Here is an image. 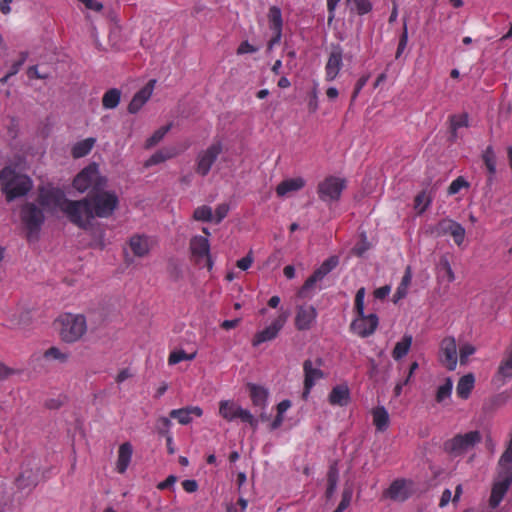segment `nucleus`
Here are the masks:
<instances>
[{"instance_id":"nucleus-1","label":"nucleus","mask_w":512,"mask_h":512,"mask_svg":"<svg viewBox=\"0 0 512 512\" xmlns=\"http://www.w3.org/2000/svg\"><path fill=\"white\" fill-rule=\"evenodd\" d=\"M37 201L47 211L60 209L71 223L83 224L81 213L87 212L86 200H69L59 188L40 189Z\"/></svg>"},{"instance_id":"nucleus-2","label":"nucleus","mask_w":512,"mask_h":512,"mask_svg":"<svg viewBox=\"0 0 512 512\" xmlns=\"http://www.w3.org/2000/svg\"><path fill=\"white\" fill-rule=\"evenodd\" d=\"M82 200H86L87 212L80 214L83 224H75L77 227L87 230L94 217L108 218L118 206L119 200L114 192L96 190Z\"/></svg>"},{"instance_id":"nucleus-3","label":"nucleus","mask_w":512,"mask_h":512,"mask_svg":"<svg viewBox=\"0 0 512 512\" xmlns=\"http://www.w3.org/2000/svg\"><path fill=\"white\" fill-rule=\"evenodd\" d=\"M0 188L8 202L25 196L32 188L31 179L21 173H17L10 167H5L0 172Z\"/></svg>"},{"instance_id":"nucleus-4","label":"nucleus","mask_w":512,"mask_h":512,"mask_svg":"<svg viewBox=\"0 0 512 512\" xmlns=\"http://www.w3.org/2000/svg\"><path fill=\"white\" fill-rule=\"evenodd\" d=\"M60 338L66 343H74L87 331L86 319L81 314L65 313L56 320Z\"/></svg>"},{"instance_id":"nucleus-5","label":"nucleus","mask_w":512,"mask_h":512,"mask_svg":"<svg viewBox=\"0 0 512 512\" xmlns=\"http://www.w3.org/2000/svg\"><path fill=\"white\" fill-rule=\"evenodd\" d=\"M106 185V179L101 177L96 162H91L73 180V187L79 192L101 190Z\"/></svg>"},{"instance_id":"nucleus-6","label":"nucleus","mask_w":512,"mask_h":512,"mask_svg":"<svg viewBox=\"0 0 512 512\" xmlns=\"http://www.w3.org/2000/svg\"><path fill=\"white\" fill-rule=\"evenodd\" d=\"M346 179L334 175L326 176L318 183L317 194L325 203L336 202L340 199L343 190L346 188Z\"/></svg>"},{"instance_id":"nucleus-7","label":"nucleus","mask_w":512,"mask_h":512,"mask_svg":"<svg viewBox=\"0 0 512 512\" xmlns=\"http://www.w3.org/2000/svg\"><path fill=\"white\" fill-rule=\"evenodd\" d=\"M481 441L479 431H469L465 434H457L444 443V450L448 454L457 457L473 448Z\"/></svg>"},{"instance_id":"nucleus-8","label":"nucleus","mask_w":512,"mask_h":512,"mask_svg":"<svg viewBox=\"0 0 512 512\" xmlns=\"http://www.w3.org/2000/svg\"><path fill=\"white\" fill-rule=\"evenodd\" d=\"M219 415L228 422L240 419L242 422L248 423L253 429H256L258 426L257 419L249 410L243 409L231 400H222L219 402Z\"/></svg>"},{"instance_id":"nucleus-9","label":"nucleus","mask_w":512,"mask_h":512,"mask_svg":"<svg viewBox=\"0 0 512 512\" xmlns=\"http://www.w3.org/2000/svg\"><path fill=\"white\" fill-rule=\"evenodd\" d=\"M323 365L324 360L321 357H317L315 359H306L303 362V399L308 398L312 388L315 386L317 381L325 378V373L321 369Z\"/></svg>"},{"instance_id":"nucleus-10","label":"nucleus","mask_w":512,"mask_h":512,"mask_svg":"<svg viewBox=\"0 0 512 512\" xmlns=\"http://www.w3.org/2000/svg\"><path fill=\"white\" fill-rule=\"evenodd\" d=\"M20 217L27 229L28 239H30L33 234H38L45 221L43 210L31 202L25 203L22 206Z\"/></svg>"},{"instance_id":"nucleus-11","label":"nucleus","mask_w":512,"mask_h":512,"mask_svg":"<svg viewBox=\"0 0 512 512\" xmlns=\"http://www.w3.org/2000/svg\"><path fill=\"white\" fill-rule=\"evenodd\" d=\"M431 232L436 237H441L445 235H451L455 244L461 246L465 239V229L464 227L450 219L444 218L440 220L431 230Z\"/></svg>"},{"instance_id":"nucleus-12","label":"nucleus","mask_w":512,"mask_h":512,"mask_svg":"<svg viewBox=\"0 0 512 512\" xmlns=\"http://www.w3.org/2000/svg\"><path fill=\"white\" fill-rule=\"evenodd\" d=\"M379 325V318L375 313L366 315L356 314L355 319L350 324V330L361 338H367L371 336Z\"/></svg>"},{"instance_id":"nucleus-13","label":"nucleus","mask_w":512,"mask_h":512,"mask_svg":"<svg viewBox=\"0 0 512 512\" xmlns=\"http://www.w3.org/2000/svg\"><path fill=\"white\" fill-rule=\"evenodd\" d=\"M288 316V312H280L279 315L271 322L269 326H267L266 328L257 332L254 335L252 339V345L254 347H257L264 342L274 340L278 336L281 329L284 327L285 323L287 322Z\"/></svg>"},{"instance_id":"nucleus-14","label":"nucleus","mask_w":512,"mask_h":512,"mask_svg":"<svg viewBox=\"0 0 512 512\" xmlns=\"http://www.w3.org/2000/svg\"><path fill=\"white\" fill-rule=\"evenodd\" d=\"M439 361L449 371H454L457 366V344L452 336L443 338L439 347Z\"/></svg>"},{"instance_id":"nucleus-15","label":"nucleus","mask_w":512,"mask_h":512,"mask_svg":"<svg viewBox=\"0 0 512 512\" xmlns=\"http://www.w3.org/2000/svg\"><path fill=\"white\" fill-rule=\"evenodd\" d=\"M7 135L11 140V149L19 153L23 157L32 156V146L27 138L20 137L19 124L16 121H11L7 127Z\"/></svg>"},{"instance_id":"nucleus-16","label":"nucleus","mask_w":512,"mask_h":512,"mask_svg":"<svg viewBox=\"0 0 512 512\" xmlns=\"http://www.w3.org/2000/svg\"><path fill=\"white\" fill-rule=\"evenodd\" d=\"M318 312L311 304L297 306L294 319L295 328L299 331H306L312 328L316 321Z\"/></svg>"},{"instance_id":"nucleus-17","label":"nucleus","mask_w":512,"mask_h":512,"mask_svg":"<svg viewBox=\"0 0 512 512\" xmlns=\"http://www.w3.org/2000/svg\"><path fill=\"white\" fill-rule=\"evenodd\" d=\"M190 251L197 262L201 259L206 260V266L208 269H212V261L210 258V244L208 238L201 235H196L190 240Z\"/></svg>"},{"instance_id":"nucleus-18","label":"nucleus","mask_w":512,"mask_h":512,"mask_svg":"<svg viewBox=\"0 0 512 512\" xmlns=\"http://www.w3.org/2000/svg\"><path fill=\"white\" fill-rule=\"evenodd\" d=\"M155 83V80H150L137 93H135V95L132 97L128 105L129 113H138L143 108V106L150 100L154 92Z\"/></svg>"},{"instance_id":"nucleus-19","label":"nucleus","mask_w":512,"mask_h":512,"mask_svg":"<svg viewBox=\"0 0 512 512\" xmlns=\"http://www.w3.org/2000/svg\"><path fill=\"white\" fill-rule=\"evenodd\" d=\"M512 484V474H505L498 481H495L489 498V506L495 509L499 506Z\"/></svg>"},{"instance_id":"nucleus-20","label":"nucleus","mask_w":512,"mask_h":512,"mask_svg":"<svg viewBox=\"0 0 512 512\" xmlns=\"http://www.w3.org/2000/svg\"><path fill=\"white\" fill-rule=\"evenodd\" d=\"M343 66V54L339 47H335L329 54L328 60L325 65V80H335Z\"/></svg>"},{"instance_id":"nucleus-21","label":"nucleus","mask_w":512,"mask_h":512,"mask_svg":"<svg viewBox=\"0 0 512 512\" xmlns=\"http://www.w3.org/2000/svg\"><path fill=\"white\" fill-rule=\"evenodd\" d=\"M201 417L203 410L199 406H187L180 409H173L169 417L177 420L182 425H188L192 421V416Z\"/></svg>"},{"instance_id":"nucleus-22","label":"nucleus","mask_w":512,"mask_h":512,"mask_svg":"<svg viewBox=\"0 0 512 512\" xmlns=\"http://www.w3.org/2000/svg\"><path fill=\"white\" fill-rule=\"evenodd\" d=\"M133 448L129 442H125L119 446L118 458L116 462V470L123 474L126 472L132 458Z\"/></svg>"},{"instance_id":"nucleus-23","label":"nucleus","mask_w":512,"mask_h":512,"mask_svg":"<svg viewBox=\"0 0 512 512\" xmlns=\"http://www.w3.org/2000/svg\"><path fill=\"white\" fill-rule=\"evenodd\" d=\"M329 403L331 405L345 406L350 400V391L347 385H337L329 393Z\"/></svg>"},{"instance_id":"nucleus-24","label":"nucleus","mask_w":512,"mask_h":512,"mask_svg":"<svg viewBox=\"0 0 512 512\" xmlns=\"http://www.w3.org/2000/svg\"><path fill=\"white\" fill-rule=\"evenodd\" d=\"M304 185L305 181L300 177L286 179L278 184L276 187V193L279 197H283L289 193L302 189Z\"/></svg>"},{"instance_id":"nucleus-25","label":"nucleus","mask_w":512,"mask_h":512,"mask_svg":"<svg viewBox=\"0 0 512 512\" xmlns=\"http://www.w3.org/2000/svg\"><path fill=\"white\" fill-rule=\"evenodd\" d=\"M129 247L135 256H146L150 250L148 237L143 235H133L129 240Z\"/></svg>"},{"instance_id":"nucleus-26","label":"nucleus","mask_w":512,"mask_h":512,"mask_svg":"<svg viewBox=\"0 0 512 512\" xmlns=\"http://www.w3.org/2000/svg\"><path fill=\"white\" fill-rule=\"evenodd\" d=\"M475 385V377L472 373L462 376L456 386V394L459 398L466 400L470 397Z\"/></svg>"},{"instance_id":"nucleus-27","label":"nucleus","mask_w":512,"mask_h":512,"mask_svg":"<svg viewBox=\"0 0 512 512\" xmlns=\"http://www.w3.org/2000/svg\"><path fill=\"white\" fill-rule=\"evenodd\" d=\"M97 139L95 137H87L77 141L72 147V155L74 158H82L87 156L94 148Z\"/></svg>"},{"instance_id":"nucleus-28","label":"nucleus","mask_w":512,"mask_h":512,"mask_svg":"<svg viewBox=\"0 0 512 512\" xmlns=\"http://www.w3.org/2000/svg\"><path fill=\"white\" fill-rule=\"evenodd\" d=\"M269 25L272 30H274L276 37L271 41V46L278 42L281 37V28H282V14L281 10L278 7H271L268 13Z\"/></svg>"},{"instance_id":"nucleus-29","label":"nucleus","mask_w":512,"mask_h":512,"mask_svg":"<svg viewBox=\"0 0 512 512\" xmlns=\"http://www.w3.org/2000/svg\"><path fill=\"white\" fill-rule=\"evenodd\" d=\"M248 389L253 405L256 407L264 408L267 403V390L256 384H248Z\"/></svg>"},{"instance_id":"nucleus-30","label":"nucleus","mask_w":512,"mask_h":512,"mask_svg":"<svg viewBox=\"0 0 512 512\" xmlns=\"http://www.w3.org/2000/svg\"><path fill=\"white\" fill-rule=\"evenodd\" d=\"M433 193L434 189L430 188L429 190H422L416 195L414 199V208L417 210L418 214L424 213L430 206L433 200Z\"/></svg>"},{"instance_id":"nucleus-31","label":"nucleus","mask_w":512,"mask_h":512,"mask_svg":"<svg viewBox=\"0 0 512 512\" xmlns=\"http://www.w3.org/2000/svg\"><path fill=\"white\" fill-rule=\"evenodd\" d=\"M386 495L393 500L404 501L408 498L405 481L395 480L388 488Z\"/></svg>"},{"instance_id":"nucleus-32","label":"nucleus","mask_w":512,"mask_h":512,"mask_svg":"<svg viewBox=\"0 0 512 512\" xmlns=\"http://www.w3.org/2000/svg\"><path fill=\"white\" fill-rule=\"evenodd\" d=\"M373 424L380 432L385 431L389 426V414L385 407L379 406L373 409Z\"/></svg>"},{"instance_id":"nucleus-33","label":"nucleus","mask_w":512,"mask_h":512,"mask_svg":"<svg viewBox=\"0 0 512 512\" xmlns=\"http://www.w3.org/2000/svg\"><path fill=\"white\" fill-rule=\"evenodd\" d=\"M496 376L502 378L504 381L512 377V345L506 351L504 358L500 362Z\"/></svg>"},{"instance_id":"nucleus-34","label":"nucleus","mask_w":512,"mask_h":512,"mask_svg":"<svg viewBox=\"0 0 512 512\" xmlns=\"http://www.w3.org/2000/svg\"><path fill=\"white\" fill-rule=\"evenodd\" d=\"M412 341V336L405 334L402 339L395 344V347L392 351L393 359L400 360L406 356L411 348Z\"/></svg>"},{"instance_id":"nucleus-35","label":"nucleus","mask_w":512,"mask_h":512,"mask_svg":"<svg viewBox=\"0 0 512 512\" xmlns=\"http://www.w3.org/2000/svg\"><path fill=\"white\" fill-rule=\"evenodd\" d=\"M121 99V92L116 88L109 89L102 97V106L104 109H115Z\"/></svg>"},{"instance_id":"nucleus-36","label":"nucleus","mask_w":512,"mask_h":512,"mask_svg":"<svg viewBox=\"0 0 512 512\" xmlns=\"http://www.w3.org/2000/svg\"><path fill=\"white\" fill-rule=\"evenodd\" d=\"M226 145L221 140H216L204 151L201 160H215L223 155Z\"/></svg>"},{"instance_id":"nucleus-37","label":"nucleus","mask_w":512,"mask_h":512,"mask_svg":"<svg viewBox=\"0 0 512 512\" xmlns=\"http://www.w3.org/2000/svg\"><path fill=\"white\" fill-rule=\"evenodd\" d=\"M453 381L450 377L445 378L442 385L437 388L435 400L437 403H443L446 399H449L452 395Z\"/></svg>"},{"instance_id":"nucleus-38","label":"nucleus","mask_w":512,"mask_h":512,"mask_svg":"<svg viewBox=\"0 0 512 512\" xmlns=\"http://www.w3.org/2000/svg\"><path fill=\"white\" fill-rule=\"evenodd\" d=\"M172 127V124H167L164 126L159 127L157 130H155L150 137H148L145 141V147L146 148H152L156 146L170 131Z\"/></svg>"},{"instance_id":"nucleus-39","label":"nucleus","mask_w":512,"mask_h":512,"mask_svg":"<svg viewBox=\"0 0 512 512\" xmlns=\"http://www.w3.org/2000/svg\"><path fill=\"white\" fill-rule=\"evenodd\" d=\"M338 469L335 465L330 466L328 473H327V489H326V496L330 498L337 487L338 483Z\"/></svg>"},{"instance_id":"nucleus-40","label":"nucleus","mask_w":512,"mask_h":512,"mask_svg":"<svg viewBox=\"0 0 512 512\" xmlns=\"http://www.w3.org/2000/svg\"><path fill=\"white\" fill-rule=\"evenodd\" d=\"M326 275L322 273L320 270L316 269L312 275H310L306 281L304 282L302 288L299 291V295L302 297H306V292L314 287V285L321 281Z\"/></svg>"},{"instance_id":"nucleus-41","label":"nucleus","mask_w":512,"mask_h":512,"mask_svg":"<svg viewBox=\"0 0 512 512\" xmlns=\"http://www.w3.org/2000/svg\"><path fill=\"white\" fill-rule=\"evenodd\" d=\"M468 126V116L466 114L454 115L450 118V129L452 137H457V131L460 128Z\"/></svg>"},{"instance_id":"nucleus-42","label":"nucleus","mask_w":512,"mask_h":512,"mask_svg":"<svg viewBox=\"0 0 512 512\" xmlns=\"http://www.w3.org/2000/svg\"><path fill=\"white\" fill-rule=\"evenodd\" d=\"M197 352L194 351L192 353H186L184 350H176L170 353L168 357V364L175 365L184 360H193L195 359Z\"/></svg>"},{"instance_id":"nucleus-43","label":"nucleus","mask_w":512,"mask_h":512,"mask_svg":"<svg viewBox=\"0 0 512 512\" xmlns=\"http://www.w3.org/2000/svg\"><path fill=\"white\" fill-rule=\"evenodd\" d=\"M347 7L351 12L365 14L370 11L371 5L368 0H347Z\"/></svg>"},{"instance_id":"nucleus-44","label":"nucleus","mask_w":512,"mask_h":512,"mask_svg":"<svg viewBox=\"0 0 512 512\" xmlns=\"http://www.w3.org/2000/svg\"><path fill=\"white\" fill-rule=\"evenodd\" d=\"M17 482L19 487L25 488L29 486H36L38 482L37 474H34L32 471L30 472H22L20 476L17 478Z\"/></svg>"},{"instance_id":"nucleus-45","label":"nucleus","mask_w":512,"mask_h":512,"mask_svg":"<svg viewBox=\"0 0 512 512\" xmlns=\"http://www.w3.org/2000/svg\"><path fill=\"white\" fill-rule=\"evenodd\" d=\"M193 218L197 221L210 222L213 220V213L211 207L203 205L194 210Z\"/></svg>"},{"instance_id":"nucleus-46","label":"nucleus","mask_w":512,"mask_h":512,"mask_svg":"<svg viewBox=\"0 0 512 512\" xmlns=\"http://www.w3.org/2000/svg\"><path fill=\"white\" fill-rule=\"evenodd\" d=\"M44 357L46 359H54L61 363H65L69 358V354L65 353V352L61 351L59 348L53 346L44 352Z\"/></svg>"},{"instance_id":"nucleus-47","label":"nucleus","mask_w":512,"mask_h":512,"mask_svg":"<svg viewBox=\"0 0 512 512\" xmlns=\"http://www.w3.org/2000/svg\"><path fill=\"white\" fill-rule=\"evenodd\" d=\"M469 186V182L463 176H459L451 182L447 193L448 195H456L461 191V189L469 188Z\"/></svg>"},{"instance_id":"nucleus-48","label":"nucleus","mask_w":512,"mask_h":512,"mask_svg":"<svg viewBox=\"0 0 512 512\" xmlns=\"http://www.w3.org/2000/svg\"><path fill=\"white\" fill-rule=\"evenodd\" d=\"M172 422L168 417L161 416L156 420V430L161 436L171 435L170 428Z\"/></svg>"},{"instance_id":"nucleus-49","label":"nucleus","mask_w":512,"mask_h":512,"mask_svg":"<svg viewBox=\"0 0 512 512\" xmlns=\"http://www.w3.org/2000/svg\"><path fill=\"white\" fill-rule=\"evenodd\" d=\"M339 263V259L337 256H330L328 259H326L319 268L324 275L329 274Z\"/></svg>"},{"instance_id":"nucleus-50","label":"nucleus","mask_w":512,"mask_h":512,"mask_svg":"<svg viewBox=\"0 0 512 512\" xmlns=\"http://www.w3.org/2000/svg\"><path fill=\"white\" fill-rule=\"evenodd\" d=\"M476 349L471 344H464L459 349V359L461 364H466L468 358L475 353Z\"/></svg>"},{"instance_id":"nucleus-51","label":"nucleus","mask_w":512,"mask_h":512,"mask_svg":"<svg viewBox=\"0 0 512 512\" xmlns=\"http://www.w3.org/2000/svg\"><path fill=\"white\" fill-rule=\"evenodd\" d=\"M364 298H365V288L361 287L357 290L355 295V304L354 310L356 314H362L364 312Z\"/></svg>"},{"instance_id":"nucleus-52","label":"nucleus","mask_w":512,"mask_h":512,"mask_svg":"<svg viewBox=\"0 0 512 512\" xmlns=\"http://www.w3.org/2000/svg\"><path fill=\"white\" fill-rule=\"evenodd\" d=\"M352 499V491L350 489H344L342 492V498L340 503L338 504L337 508L334 510V512H343L347 507L350 505Z\"/></svg>"},{"instance_id":"nucleus-53","label":"nucleus","mask_w":512,"mask_h":512,"mask_svg":"<svg viewBox=\"0 0 512 512\" xmlns=\"http://www.w3.org/2000/svg\"><path fill=\"white\" fill-rule=\"evenodd\" d=\"M440 267L445 271L448 282H453L455 280V274L452 270L449 260L446 257L441 258Z\"/></svg>"},{"instance_id":"nucleus-54","label":"nucleus","mask_w":512,"mask_h":512,"mask_svg":"<svg viewBox=\"0 0 512 512\" xmlns=\"http://www.w3.org/2000/svg\"><path fill=\"white\" fill-rule=\"evenodd\" d=\"M25 59L26 57L23 55L19 61L13 63L10 67L9 72L3 78H1L0 81L2 83H5L11 76L15 75L20 70V67L24 63Z\"/></svg>"},{"instance_id":"nucleus-55","label":"nucleus","mask_w":512,"mask_h":512,"mask_svg":"<svg viewBox=\"0 0 512 512\" xmlns=\"http://www.w3.org/2000/svg\"><path fill=\"white\" fill-rule=\"evenodd\" d=\"M228 212L229 206L227 204L223 203L218 205L215 210V218H213L215 223H220L227 216Z\"/></svg>"},{"instance_id":"nucleus-56","label":"nucleus","mask_w":512,"mask_h":512,"mask_svg":"<svg viewBox=\"0 0 512 512\" xmlns=\"http://www.w3.org/2000/svg\"><path fill=\"white\" fill-rule=\"evenodd\" d=\"M370 78L369 74L362 75L358 81L355 84V88L352 94V100H355L357 96L359 95L360 91L363 89V87L367 84L368 80Z\"/></svg>"},{"instance_id":"nucleus-57","label":"nucleus","mask_w":512,"mask_h":512,"mask_svg":"<svg viewBox=\"0 0 512 512\" xmlns=\"http://www.w3.org/2000/svg\"><path fill=\"white\" fill-rule=\"evenodd\" d=\"M369 249V243L366 240V237L363 236L360 242H358L352 249L353 253L359 257L363 256V254Z\"/></svg>"},{"instance_id":"nucleus-58","label":"nucleus","mask_w":512,"mask_h":512,"mask_svg":"<svg viewBox=\"0 0 512 512\" xmlns=\"http://www.w3.org/2000/svg\"><path fill=\"white\" fill-rule=\"evenodd\" d=\"M252 253L249 252L245 257L239 259L237 262H236V266L243 270V271H246L248 270L252 263H253V257L251 255Z\"/></svg>"},{"instance_id":"nucleus-59","label":"nucleus","mask_w":512,"mask_h":512,"mask_svg":"<svg viewBox=\"0 0 512 512\" xmlns=\"http://www.w3.org/2000/svg\"><path fill=\"white\" fill-rule=\"evenodd\" d=\"M177 481V477L174 475H169L164 481L157 484V488L159 490H166L174 486Z\"/></svg>"},{"instance_id":"nucleus-60","label":"nucleus","mask_w":512,"mask_h":512,"mask_svg":"<svg viewBox=\"0 0 512 512\" xmlns=\"http://www.w3.org/2000/svg\"><path fill=\"white\" fill-rule=\"evenodd\" d=\"M82 3L87 9L92 11H100L102 9V4L98 0H78Z\"/></svg>"},{"instance_id":"nucleus-61","label":"nucleus","mask_w":512,"mask_h":512,"mask_svg":"<svg viewBox=\"0 0 512 512\" xmlns=\"http://www.w3.org/2000/svg\"><path fill=\"white\" fill-rule=\"evenodd\" d=\"M512 463V448L511 447H507V449L505 450V452L502 454L500 460H499V464L500 466L502 467H505V466H508Z\"/></svg>"},{"instance_id":"nucleus-62","label":"nucleus","mask_w":512,"mask_h":512,"mask_svg":"<svg viewBox=\"0 0 512 512\" xmlns=\"http://www.w3.org/2000/svg\"><path fill=\"white\" fill-rule=\"evenodd\" d=\"M16 374V370L6 366L4 363L0 362V380H6L10 376Z\"/></svg>"},{"instance_id":"nucleus-63","label":"nucleus","mask_w":512,"mask_h":512,"mask_svg":"<svg viewBox=\"0 0 512 512\" xmlns=\"http://www.w3.org/2000/svg\"><path fill=\"white\" fill-rule=\"evenodd\" d=\"M390 290V287L388 285H385L375 289L373 294L376 299L382 300L389 295Z\"/></svg>"},{"instance_id":"nucleus-64","label":"nucleus","mask_w":512,"mask_h":512,"mask_svg":"<svg viewBox=\"0 0 512 512\" xmlns=\"http://www.w3.org/2000/svg\"><path fill=\"white\" fill-rule=\"evenodd\" d=\"M182 487L186 492L193 493L197 491L198 483L196 480L187 479L182 482Z\"/></svg>"}]
</instances>
